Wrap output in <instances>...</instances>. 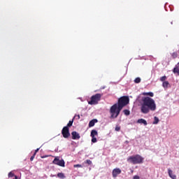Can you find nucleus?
Instances as JSON below:
<instances>
[{"mask_svg":"<svg viewBox=\"0 0 179 179\" xmlns=\"http://www.w3.org/2000/svg\"><path fill=\"white\" fill-rule=\"evenodd\" d=\"M110 118H113V106L110 108Z\"/></svg>","mask_w":179,"mask_h":179,"instance_id":"24","label":"nucleus"},{"mask_svg":"<svg viewBox=\"0 0 179 179\" xmlns=\"http://www.w3.org/2000/svg\"><path fill=\"white\" fill-rule=\"evenodd\" d=\"M178 55L177 54V52H173V53L172 54L173 58H177Z\"/></svg>","mask_w":179,"mask_h":179,"instance_id":"25","label":"nucleus"},{"mask_svg":"<svg viewBox=\"0 0 179 179\" xmlns=\"http://www.w3.org/2000/svg\"><path fill=\"white\" fill-rule=\"evenodd\" d=\"M96 122H97V119L92 120L89 122V127H90V128H92V127H94V124H96Z\"/></svg>","mask_w":179,"mask_h":179,"instance_id":"12","label":"nucleus"},{"mask_svg":"<svg viewBox=\"0 0 179 179\" xmlns=\"http://www.w3.org/2000/svg\"><path fill=\"white\" fill-rule=\"evenodd\" d=\"M133 179H141V177H139V176L136 175L133 177Z\"/></svg>","mask_w":179,"mask_h":179,"instance_id":"28","label":"nucleus"},{"mask_svg":"<svg viewBox=\"0 0 179 179\" xmlns=\"http://www.w3.org/2000/svg\"><path fill=\"white\" fill-rule=\"evenodd\" d=\"M166 79H167V76H164L160 78L161 82H164V80H166Z\"/></svg>","mask_w":179,"mask_h":179,"instance_id":"22","label":"nucleus"},{"mask_svg":"<svg viewBox=\"0 0 179 179\" xmlns=\"http://www.w3.org/2000/svg\"><path fill=\"white\" fill-rule=\"evenodd\" d=\"M122 171L120 168H116L113 170V177L115 178L116 177H118L120 174H121Z\"/></svg>","mask_w":179,"mask_h":179,"instance_id":"8","label":"nucleus"},{"mask_svg":"<svg viewBox=\"0 0 179 179\" xmlns=\"http://www.w3.org/2000/svg\"><path fill=\"white\" fill-rule=\"evenodd\" d=\"M143 96H150V97H153L155 94H153V92H143Z\"/></svg>","mask_w":179,"mask_h":179,"instance_id":"15","label":"nucleus"},{"mask_svg":"<svg viewBox=\"0 0 179 179\" xmlns=\"http://www.w3.org/2000/svg\"><path fill=\"white\" fill-rule=\"evenodd\" d=\"M123 113H124V115H127V116L130 115V114H131V111H129V110H128V109L124 110Z\"/></svg>","mask_w":179,"mask_h":179,"instance_id":"18","label":"nucleus"},{"mask_svg":"<svg viewBox=\"0 0 179 179\" xmlns=\"http://www.w3.org/2000/svg\"><path fill=\"white\" fill-rule=\"evenodd\" d=\"M121 110L122 108L117 105V103H115L113 105V117L117 118L118 115H120V113H121Z\"/></svg>","mask_w":179,"mask_h":179,"instance_id":"5","label":"nucleus"},{"mask_svg":"<svg viewBox=\"0 0 179 179\" xmlns=\"http://www.w3.org/2000/svg\"><path fill=\"white\" fill-rule=\"evenodd\" d=\"M74 168H76V167H82V165L80 164H76L73 166Z\"/></svg>","mask_w":179,"mask_h":179,"instance_id":"31","label":"nucleus"},{"mask_svg":"<svg viewBox=\"0 0 179 179\" xmlns=\"http://www.w3.org/2000/svg\"><path fill=\"white\" fill-rule=\"evenodd\" d=\"M169 85H170L169 81H164L162 83V86L164 89H167V87H169Z\"/></svg>","mask_w":179,"mask_h":179,"instance_id":"14","label":"nucleus"},{"mask_svg":"<svg viewBox=\"0 0 179 179\" xmlns=\"http://www.w3.org/2000/svg\"><path fill=\"white\" fill-rule=\"evenodd\" d=\"M73 124V119L72 120H70L66 127H67V128H71Z\"/></svg>","mask_w":179,"mask_h":179,"instance_id":"19","label":"nucleus"},{"mask_svg":"<svg viewBox=\"0 0 179 179\" xmlns=\"http://www.w3.org/2000/svg\"><path fill=\"white\" fill-rule=\"evenodd\" d=\"M143 103L141 106L142 114H148L149 111L156 110V103L155 100L149 96H143L142 98Z\"/></svg>","mask_w":179,"mask_h":179,"instance_id":"1","label":"nucleus"},{"mask_svg":"<svg viewBox=\"0 0 179 179\" xmlns=\"http://www.w3.org/2000/svg\"><path fill=\"white\" fill-rule=\"evenodd\" d=\"M34 157H36V154H34V155L31 157L30 161H31V162H33V160H34Z\"/></svg>","mask_w":179,"mask_h":179,"instance_id":"26","label":"nucleus"},{"mask_svg":"<svg viewBox=\"0 0 179 179\" xmlns=\"http://www.w3.org/2000/svg\"><path fill=\"white\" fill-rule=\"evenodd\" d=\"M97 135H99V133L96 130L93 129L91 131V134H90L91 138L97 136Z\"/></svg>","mask_w":179,"mask_h":179,"instance_id":"13","label":"nucleus"},{"mask_svg":"<svg viewBox=\"0 0 179 179\" xmlns=\"http://www.w3.org/2000/svg\"><path fill=\"white\" fill-rule=\"evenodd\" d=\"M101 96H103L101 94H96L95 95H93L91 97V100L88 101V104H90L91 106L99 104V102L101 100Z\"/></svg>","mask_w":179,"mask_h":179,"instance_id":"4","label":"nucleus"},{"mask_svg":"<svg viewBox=\"0 0 179 179\" xmlns=\"http://www.w3.org/2000/svg\"><path fill=\"white\" fill-rule=\"evenodd\" d=\"M127 162H129V163H132L133 164H141V163H143V157L139 155L131 156L127 159Z\"/></svg>","mask_w":179,"mask_h":179,"instance_id":"2","label":"nucleus"},{"mask_svg":"<svg viewBox=\"0 0 179 179\" xmlns=\"http://www.w3.org/2000/svg\"><path fill=\"white\" fill-rule=\"evenodd\" d=\"M71 135H72V139L73 140L80 139V135L79 134V133L76 131H73L71 133Z\"/></svg>","mask_w":179,"mask_h":179,"instance_id":"9","label":"nucleus"},{"mask_svg":"<svg viewBox=\"0 0 179 179\" xmlns=\"http://www.w3.org/2000/svg\"><path fill=\"white\" fill-rule=\"evenodd\" d=\"M38 150H40V148H37L34 154L37 155V152H38Z\"/></svg>","mask_w":179,"mask_h":179,"instance_id":"32","label":"nucleus"},{"mask_svg":"<svg viewBox=\"0 0 179 179\" xmlns=\"http://www.w3.org/2000/svg\"><path fill=\"white\" fill-rule=\"evenodd\" d=\"M62 135L63 138H68L71 136V133H69V128L68 127H64L62 130Z\"/></svg>","mask_w":179,"mask_h":179,"instance_id":"6","label":"nucleus"},{"mask_svg":"<svg viewBox=\"0 0 179 179\" xmlns=\"http://www.w3.org/2000/svg\"><path fill=\"white\" fill-rule=\"evenodd\" d=\"M137 124H143V125L146 127V125H148V122L146 121V120L141 118L137 120Z\"/></svg>","mask_w":179,"mask_h":179,"instance_id":"11","label":"nucleus"},{"mask_svg":"<svg viewBox=\"0 0 179 179\" xmlns=\"http://www.w3.org/2000/svg\"><path fill=\"white\" fill-rule=\"evenodd\" d=\"M120 129H121V127H118V126H117V127H115V130L117 131H120Z\"/></svg>","mask_w":179,"mask_h":179,"instance_id":"30","label":"nucleus"},{"mask_svg":"<svg viewBox=\"0 0 179 179\" xmlns=\"http://www.w3.org/2000/svg\"><path fill=\"white\" fill-rule=\"evenodd\" d=\"M53 164H57V166H60V167H65V161L64 159H59L58 157H55L52 162Z\"/></svg>","mask_w":179,"mask_h":179,"instance_id":"7","label":"nucleus"},{"mask_svg":"<svg viewBox=\"0 0 179 179\" xmlns=\"http://www.w3.org/2000/svg\"><path fill=\"white\" fill-rule=\"evenodd\" d=\"M159 117H157L155 116V117H154V122H152V124H153L154 125H156V124H159Z\"/></svg>","mask_w":179,"mask_h":179,"instance_id":"16","label":"nucleus"},{"mask_svg":"<svg viewBox=\"0 0 179 179\" xmlns=\"http://www.w3.org/2000/svg\"><path fill=\"white\" fill-rule=\"evenodd\" d=\"M134 83H141V78L137 77V78L134 80Z\"/></svg>","mask_w":179,"mask_h":179,"instance_id":"20","label":"nucleus"},{"mask_svg":"<svg viewBox=\"0 0 179 179\" xmlns=\"http://www.w3.org/2000/svg\"><path fill=\"white\" fill-rule=\"evenodd\" d=\"M86 163H87V164H92V162L90 161V159H87V160H86Z\"/></svg>","mask_w":179,"mask_h":179,"instance_id":"29","label":"nucleus"},{"mask_svg":"<svg viewBox=\"0 0 179 179\" xmlns=\"http://www.w3.org/2000/svg\"><path fill=\"white\" fill-rule=\"evenodd\" d=\"M8 178H12V177H15V173H13V172H10L8 173Z\"/></svg>","mask_w":179,"mask_h":179,"instance_id":"21","label":"nucleus"},{"mask_svg":"<svg viewBox=\"0 0 179 179\" xmlns=\"http://www.w3.org/2000/svg\"><path fill=\"white\" fill-rule=\"evenodd\" d=\"M129 103V97L127 96H121L118 99L117 103H116L119 107L124 108L125 106H127Z\"/></svg>","mask_w":179,"mask_h":179,"instance_id":"3","label":"nucleus"},{"mask_svg":"<svg viewBox=\"0 0 179 179\" xmlns=\"http://www.w3.org/2000/svg\"><path fill=\"white\" fill-rule=\"evenodd\" d=\"M50 155H45V156H42L41 159H45V157H49Z\"/></svg>","mask_w":179,"mask_h":179,"instance_id":"33","label":"nucleus"},{"mask_svg":"<svg viewBox=\"0 0 179 179\" xmlns=\"http://www.w3.org/2000/svg\"><path fill=\"white\" fill-rule=\"evenodd\" d=\"M92 143H96V142H97V138L95 137H92Z\"/></svg>","mask_w":179,"mask_h":179,"instance_id":"23","label":"nucleus"},{"mask_svg":"<svg viewBox=\"0 0 179 179\" xmlns=\"http://www.w3.org/2000/svg\"><path fill=\"white\" fill-rule=\"evenodd\" d=\"M74 118H77V120H80V115H76L74 116Z\"/></svg>","mask_w":179,"mask_h":179,"instance_id":"27","label":"nucleus"},{"mask_svg":"<svg viewBox=\"0 0 179 179\" xmlns=\"http://www.w3.org/2000/svg\"><path fill=\"white\" fill-rule=\"evenodd\" d=\"M168 174L171 179H177V176L173 174V171L170 169H168Z\"/></svg>","mask_w":179,"mask_h":179,"instance_id":"10","label":"nucleus"},{"mask_svg":"<svg viewBox=\"0 0 179 179\" xmlns=\"http://www.w3.org/2000/svg\"><path fill=\"white\" fill-rule=\"evenodd\" d=\"M58 178H65V174L64 173H57Z\"/></svg>","mask_w":179,"mask_h":179,"instance_id":"17","label":"nucleus"}]
</instances>
